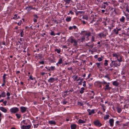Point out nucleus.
I'll return each mask as SVG.
<instances>
[{"label": "nucleus", "instance_id": "1", "mask_svg": "<svg viewBox=\"0 0 129 129\" xmlns=\"http://www.w3.org/2000/svg\"><path fill=\"white\" fill-rule=\"evenodd\" d=\"M112 55L113 57H116L117 58V60L119 62L122 61V58L119 55H118L116 53H114L112 54Z\"/></svg>", "mask_w": 129, "mask_h": 129}, {"label": "nucleus", "instance_id": "2", "mask_svg": "<svg viewBox=\"0 0 129 129\" xmlns=\"http://www.w3.org/2000/svg\"><path fill=\"white\" fill-rule=\"evenodd\" d=\"M80 35H83L85 36H86L87 37H86V38H88V37L90 36L91 34L90 32H88L87 33V32L85 31H81L80 33Z\"/></svg>", "mask_w": 129, "mask_h": 129}, {"label": "nucleus", "instance_id": "3", "mask_svg": "<svg viewBox=\"0 0 129 129\" xmlns=\"http://www.w3.org/2000/svg\"><path fill=\"white\" fill-rule=\"evenodd\" d=\"M10 112L12 113H15L19 111V109L16 107L12 108L10 110Z\"/></svg>", "mask_w": 129, "mask_h": 129}, {"label": "nucleus", "instance_id": "4", "mask_svg": "<svg viewBox=\"0 0 129 129\" xmlns=\"http://www.w3.org/2000/svg\"><path fill=\"white\" fill-rule=\"evenodd\" d=\"M70 42L71 43H74L73 44V46H74L76 47L77 45L78 41L76 40L75 39L72 38L70 39Z\"/></svg>", "mask_w": 129, "mask_h": 129}, {"label": "nucleus", "instance_id": "5", "mask_svg": "<svg viewBox=\"0 0 129 129\" xmlns=\"http://www.w3.org/2000/svg\"><path fill=\"white\" fill-rule=\"evenodd\" d=\"M57 80V78H55L53 77H51L48 80V82L50 83H53Z\"/></svg>", "mask_w": 129, "mask_h": 129}, {"label": "nucleus", "instance_id": "6", "mask_svg": "<svg viewBox=\"0 0 129 129\" xmlns=\"http://www.w3.org/2000/svg\"><path fill=\"white\" fill-rule=\"evenodd\" d=\"M111 63L113 64V65L114 66V67H116L118 66H119L120 64V62H119V63H118V62L116 60L115 61L111 60Z\"/></svg>", "mask_w": 129, "mask_h": 129}, {"label": "nucleus", "instance_id": "7", "mask_svg": "<svg viewBox=\"0 0 129 129\" xmlns=\"http://www.w3.org/2000/svg\"><path fill=\"white\" fill-rule=\"evenodd\" d=\"M94 123L95 126L98 127H100L102 125V124L98 120H96L94 121Z\"/></svg>", "mask_w": 129, "mask_h": 129}, {"label": "nucleus", "instance_id": "8", "mask_svg": "<svg viewBox=\"0 0 129 129\" xmlns=\"http://www.w3.org/2000/svg\"><path fill=\"white\" fill-rule=\"evenodd\" d=\"M98 36L100 38H101L102 37H105L106 36V34H104V32H102L98 34Z\"/></svg>", "mask_w": 129, "mask_h": 129}, {"label": "nucleus", "instance_id": "9", "mask_svg": "<svg viewBox=\"0 0 129 129\" xmlns=\"http://www.w3.org/2000/svg\"><path fill=\"white\" fill-rule=\"evenodd\" d=\"M86 46L89 47L91 49L93 46L94 44L93 42H90L86 43Z\"/></svg>", "mask_w": 129, "mask_h": 129}, {"label": "nucleus", "instance_id": "10", "mask_svg": "<svg viewBox=\"0 0 129 129\" xmlns=\"http://www.w3.org/2000/svg\"><path fill=\"white\" fill-rule=\"evenodd\" d=\"M101 82H97L95 83L94 85L95 86L98 88H101L102 86L101 85Z\"/></svg>", "mask_w": 129, "mask_h": 129}, {"label": "nucleus", "instance_id": "11", "mask_svg": "<svg viewBox=\"0 0 129 129\" xmlns=\"http://www.w3.org/2000/svg\"><path fill=\"white\" fill-rule=\"evenodd\" d=\"M27 109V108L24 107H20V109L21 112L22 113H24L26 111Z\"/></svg>", "mask_w": 129, "mask_h": 129}, {"label": "nucleus", "instance_id": "12", "mask_svg": "<svg viewBox=\"0 0 129 129\" xmlns=\"http://www.w3.org/2000/svg\"><path fill=\"white\" fill-rule=\"evenodd\" d=\"M114 122V120L113 119H110L109 120V123L110 126H112L113 125V123Z\"/></svg>", "mask_w": 129, "mask_h": 129}, {"label": "nucleus", "instance_id": "13", "mask_svg": "<svg viewBox=\"0 0 129 129\" xmlns=\"http://www.w3.org/2000/svg\"><path fill=\"white\" fill-rule=\"evenodd\" d=\"M87 111L89 113V115H90L92 113L94 114L95 113L94 110H91L90 109H89L87 110Z\"/></svg>", "mask_w": 129, "mask_h": 129}, {"label": "nucleus", "instance_id": "14", "mask_svg": "<svg viewBox=\"0 0 129 129\" xmlns=\"http://www.w3.org/2000/svg\"><path fill=\"white\" fill-rule=\"evenodd\" d=\"M30 125H23L22 127V129H29L30 128Z\"/></svg>", "mask_w": 129, "mask_h": 129}, {"label": "nucleus", "instance_id": "15", "mask_svg": "<svg viewBox=\"0 0 129 129\" xmlns=\"http://www.w3.org/2000/svg\"><path fill=\"white\" fill-rule=\"evenodd\" d=\"M48 123L49 124L53 125H55L56 124V122L54 120H53L49 121Z\"/></svg>", "mask_w": 129, "mask_h": 129}, {"label": "nucleus", "instance_id": "16", "mask_svg": "<svg viewBox=\"0 0 129 129\" xmlns=\"http://www.w3.org/2000/svg\"><path fill=\"white\" fill-rule=\"evenodd\" d=\"M106 87L104 89V90L106 91L107 90H110L111 88L109 87V84H106L105 85Z\"/></svg>", "mask_w": 129, "mask_h": 129}, {"label": "nucleus", "instance_id": "17", "mask_svg": "<svg viewBox=\"0 0 129 129\" xmlns=\"http://www.w3.org/2000/svg\"><path fill=\"white\" fill-rule=\"evenodd\" d=\"M0 110L4 113H6L7 111V110L2 107H0Z\"/></svg>", "mask_w": 129, "mask_h": 129}, {"label": "nucleus", "instance_id": "18", "mask_svg": "<svg viewBox=\"0 0 129 129\" xmlns=\"http://www.w3.org/2000/svg\"><path fill=\"white\" fill-rule=\"evenodd\" d=\"M62 58H60L58 60V61L57 63H56V64L57 66H58V64H61L62 62Z\"/></svg>", "mask_w": 129, "mask_h": 129}, {"label": "nucleus", "instance_id": "19", "mask_svg": "<svg viewBox=\"0 0 129 129\" xmlns=\"http://www.w3.org/2000/svg\"><path fill=\"white\" fill-rule=\"evenodd\" d=\"M76 125L75 124L71 125L70 127L71 129H75L76 128Z\"/></svg>", "mask_w": 129, "mask_h": 129}, {"label": "nucleus", "instance_id": "20", "mask_svg": "<svg viewBox=\"0 0 129 129\" xmlns=\"http://www.w3.org/2000/svg\"><path fill=\"white\" fill-rule=\"evenodd\" d=\"M119 83L116 81H113L112 83V84L113 85L117 86L119 85Z\"/></svg>", "mask_w": 129, "mask_h": 129}, {"label": "nucleus", "instance_id": "21", "mask_svg": "<svg viewBox=\"0 0 129 129\" xmlns=\"http://www.w3.org/2000/svg\"><path fill=\"white\" fill-rule=\"evenodd\" d=\"M73 28L74 29H75L77 28L76 26L75 25H74L73 26H70L69 28V30H71Z\"/></svg>", "mask_w": 129, "mask_h": 129}, {"label": "nucleus", "instance_id": "22", "mask_svg": "<svg viewBox=\"0 0 129 129\" xmlns=\"http://www.w3.org/2000/svg\"><path fill=\"white\" fill-rule=\"evenodd\" d=\"M71 17H67L66 19V20L67 22H69L71 20Z\"/></svg>", "mask_w": 129, "mask_h": 129}, {"label": "nucleus", "instance_id": "23", "mask_svg": "<svg viewBox=\"0 0 129 129\" xmlns=\"http://www.w3.org/2000/svg\"><path fill=\"white\" fill-rule=\"evenodd\" d=\"M125 20V17L124 16H123L120 19V21L121 22H124Z\"/></svg>", "mask_w": 129, "mask_h": 129}, {"label": "nucleus", "instance_id": "24", "mask_svg": "<svg viewBox=\"0 0 129 129\" xmlns=\"http://www.w3.org/2000/svg\"><path fill=\"white\" fill-rule=\"evenodd\" d=\"M23 29H20V31H21L20 33V37H22L24 35V32L23 31Z\"/></svg>", "mask_w": 129, "mask_h": 129}, {"label": "nucleus", "instance_id": "25", "mask_svg": "<svg viewBox=\"0 0 129 129\" xmlns=\"http://www.w3.org/2000/svg\"><path fill=\"white\" fill-rule=\"evenodd\" d=\"M78 122L79 123H84L85 122V121L81 119H79Z\"/></svg>", "mask_w": 129, "mask_h": 129}, {"label": "nucleus", "instance_id": "26", "mask_svg": "<svg viewBox=\"0 0 129 129\" xmlns=\"http://www.w3.org/2000/svg\"><path fill=\"white\" fill-rule=\"evenodd\" d=\"M110 116L109 115H106L104 117V119L105 120H106L109 119Z\"/></svg>", "mask_w": 129, "mask_h": 129}, {"label": "nucleus", "instance_id": "27", "mask_svg": "<svg viewBox=\"0 0 129 129\" xmlns=\"http://www.w3.org/2000/svg\"><path fill=\"white\" fill-rule=\"evenodd\" d=\"M81 90L80 91V93L82 94L84 92V90H85L84 88L82 87L81 89Z\"/></svg>", "mask_w": 129, "mask_h": 129}, {"label": "nucleus", "instance_id": "28", "mask_svg": "<svg viewBox=\"0 0 129 129\" xmlns=\"http://www.w3.org/2000/svg\"><path fill=\"white\" fill-rule=\"evenodd\" d=\"M55 51L57 52L58 53H59L61 52V50L60 49H58L56 48L55 49Z\"/></svg>", "mask_w": 129, "mask_h": 129}, {"label": "nucleus", "instance_id": "29", "mask_svg": "<svg viewBox=\"0 0 129 129\" xmlns=\"http://www.w3.org/2000/svg\"><path fill=\"white\" fill-rule=\"evenodd\" d=\"M16 115L18 119H19L21 117V115L20 114L18 113L16 114Z\"/></svg>", "mask_w": 129, "mask_h": 129}, {"label": "nucleus", "instance_id": "30", "mask_svg": "<svg viewBox=\"0 0 129 129\" xmlns=\"http://www.w3.org/2000/svg\"><path fill=\"white\" fill-rule=\"evenodd\" d=\"M2 95V97H5L6 96V93L4 91H3L1 94Z\"/></svg>", "mask_w": 129, "mask_h": 129}, {"label": "nucleus", "instance_id": "31", "mask_svg": "<svg viewBox=\"0 0 129 129\" xmlns=\"http://www.w3.org/2000/svg\"><path fill=\"white\" fill-rule=\"evenodd\" d=\"M32 9H33V8L31 7L30 6L27 7L26 8V9H27L29 11H30Z\"/></svg>", "mask_w": 129, "mask_h": 129}, {"label": "nucleus", "instance_id": "32", "mask_svg": "<svg viewBox=\"0 0 129 129\" xmlns=\"http://www.w3.org/2000/svg\"><path fill=\"white\" fill-rule=\"evenodd\" d=\"M113 31L116 35H118V32L116 28L114 29Z\"/></svg>", "mask_w": 129, "mask_h": 129}, {"label": "nucleus", "instance_id": "33", "mask_svg": "<svg viewBox=\"0 0 129 129\" xmlns=\"http://www.w3.org/2000/svg\"><path fill=\"white\" fill-rule=\"evenodd\" d=\"M95 64L97 65V67L99 68H101V63H96Z\"/></svg>", "mask_w": 129, "mask_h": 129}, {"label": "nucleus", "instance_id": "34", "mask_svg": "<svg viewBox=\"0 0 129 129\" xmlns=\"http://www.w3.org/2000/svg\"><path fill=\"white\" fill-rule=\"evenodd\" d=\"M104 77L107 78L109 80H110V78L109 77V75L108 74H107L106 75H105L104 76Z\"/></svg>", "mask_w": 129, "mask_h": 129}, {"label": "nucleus", "instance_id": "35", "mask_svg": "<svg viewBox=\"0 0 129 129\" xmlns=\"http://www.w3.org/2000/svg\"><path fill=\"white\" fill-rule=\"evenodd\" d=\"M117 112L119 113H120L122 111L121 109L119 108H117Z\"/></svg>", "mask_w": 129, "mask_h": 129}, {"label": "nucleus", "instance_id": "36", "mask_svg": "<svg viewBox=\"0 0 129 129\" xmlns=\"http://www.w3.org/2000/svg\"><path fill=\"white\" fill-rule=\"evenodd\" d=\"M83 79L82 78L80 80V81L79 82V84L80 85H82V83L83 82Z\"/></svg>", "mask_w": 129, "mask_h": 129}, {"label": "nucleus", "instance_id": "37", "mask_svg": "<svg viewBox=\"0 0 129 129\" xmlns=\"http://www.w3.org/2000/svg\"><path fill=\"white\" fill-rule=\"evenodd\" d=\"M105 62L104 63V65L105 66H107L108 65V61L106 59L105 60Z\"/></svg>", "mask_w": 129, "mask_h": 129}, {"label": "nucleus", "instance_id": "38", "mask_svg": "<svg viewBox=\"0 0 129 129\" xmlns=\"http://www.w3.org/2000/svg\"><path fill=\"white\" fill-rule=\"evenodd\" d=\"M72 78L74 77L73 78V79H74V81H77V79L78 78V76H73L72 77Z\"/></svg>", "mask_w": 129, "mask_h": 129}, {"label": "nucleus", "instance_id": "39", "mask_svg": "<svg viewBox=\"0 0 129 129\" xmlns=\"http://www.w3.org/2000/svg\"><path fill=\"white\" fill-rule=\"evenodd\" d=\"M71 1V0H66L65 1V2H66V4H69L70 3V1Z\"/></svg>", "mask_w": 129, "mask_h": 129}, {"label": "nucleus", "instance_id": "40", "mask_svg": "<svg viewBox=\"0 0 129 129\" xmlns=\"http://www.w3.org/2000/svg\"><path fill=\"white\" fill-rule=\"evenodd\" d=\"M50 69L52 71H54L55 69V68L54 66H51L50 67Z\"/></svg>", "mask_w": 129, "mask_h": 129}, {"label": "nucleus", "instance_id": "41", "mask_svg": "<svg viewBox=\"0 0 129 129\" xmlns=\"http://www.w3.org/2000/svg\"><path fill=\"white\" fill-rule=\"evenodd\" d=\"M106 7V6L105 5L103 4H102V6L101 7V8H102L105 9Z\"/></svg>", "mask_w": 129, "mask_h": 129}, {"label": "nucleus", "instance_id": "42", "mask_svg": "<svg viewBox=\"0 0 129 129\" xmlns=\"http://www.w3.org/2000/svg\"><path fill=\"white\" fill-rule=\"evenodd\" d=\"M50 34L51 36H54L55 35V34L53 31H51Z\"/></svg>", "mask_w": 129, "mask_h": 129}, {"label": "nucleus", "instance_id": "43", "mask_svg": "<svg viewBox=\"0 0 129 129\" xmlns=\"http://www.w3.org/2000/svg\"><path fill=\"white\" fill-rule=\"evenodd\" d=\"M7 75H6V74H4V75L3 76V79L5 80V79L6 78V77Z\"/></svg>", "mask_w": 129, "mask_h": 129}, {"label": "nucleus", "instance_id": "44", "mask_svg": "<svg viewBox=\"0 0 129 129\" xmlns=\"http://www.w3.org/2000/svg\"><path fill=\"white\" fill-rule=\"evenodd\" d=\"M17 16L16 14H15L14 15V17H13V19H17Z\"/></svg>", "mask_w": 129, "mask_h": 129}, {"label": "nucleus", "instance_id": "45", "mask_svg": "<svg viewBox=\"0 0 129 129\" xmlns=\"http://www.w3.org/2000/svg\"><path fill=\"white\" fill-rule=\"evenodd\" d=\"M85 38L84 37H83L82 39H80V41L81 42H83V41L84 40H85Z\"/></svg>", "mask_w": 129, "mask_h": 129}, {"label": "nucleus", "instance_id": "46", "mask_svg": "<svg viewBox=\"0 0 129 129\" xmlns=\"http://www.w3.org/2000/svg\"><path fill=\"white\" fill-rule=\"evenodd\" d=\"M86 82L85 81H84L83 82V86L84 87H85L86 86Z\"/></svg>", "mask_w": 129, "mask_h": 129}, {"label": "nucleus", "instance_id": "47", "mask_svg": "<svg viewBox=\"0 0 129 129\" xmlns=\"http://www.w3.org/2000/svg\"><path fill=\"white\" fill-rule=\"evenodd\" d=\"M94 37L93 36L92 37V39L91 40V42H93L94 41Z\"/></svg>", "mask_w": 129, "mask_h": 129}, {"label": "nucleus", "instance_id": "48", "mask_svg": "<svg viewBox=\"0 0 129 129\" xmlns=\"http://www.w3.org/2000/svg\"><path fill=\"white\" fill-rule=\"evenodd\" d=\"M102 59L101 58H98V60L99 61H102Z\"/></svg>", "mask_w": 129, "mask_h": 129}, {"label": "nucleus", "instance_id": "49", "mask_svg": "<svg viewBox=\"0 0 129 129\" xmlns=\"http://www.w3.org/2000/svg\"><path fill=\"white\" fill-rule=\"evenodd\" d=\"M39 63L40 64H43L44 63V61H42L39 62Z\"/></svg>", "mask_w": 129, "mask_h": 129}, {"label": "nucleus", "instance_id": "50", "mask_svg": "<svg viewBox=\"0 0 129 129\" xmlns=\"http://www.w3.org/2000/svg\"><path fill=\"white\" fill-rule=\"evenodd\" d=\"M34 16L37 18H39V17L37 16V15L35 14L34 15Z\"/></svg>", "mask_w": 129, "mask_h": 129}, {"label": "nucleus", "instance_id": "51", "mask_svg": "<svg viewBox=\"0 0 129 129\" xmlns=\"http://www.w3.org/2000/svg\"><path fill=\"white\" fill-rule=\"evenodd\" d=\"M7 102L6 101H4L3 102V103L5 106H6V105Z\"/></svg>", "mask_w": 129, "mask_h": 129}, {"label": "nucleus", "instance_id": "52", "mask_svg": "<svg viewBox=\"0 0 129 129\" xmlns=\"http://www.w3.org/2000/svg\"><path fill=\"white\" fill-rule=\"evenodd\" d=\"M6 94L7 96H9L10 95V93L9 92H8Z\"/></svg>", "mask_w": 129, "mask_h": 129}, {"label": "nucleus", "instance_id": "53", "mask_svg": "<svg viewBox=\"0 0 129 129\" xmlns=\"http://www.w3.org/2000/svg\"><path fill=\"white\" fill-rule=\"evenodd\" d=\"M29 78L31 80H33V77L32 76H30L29 77Z\"/></svg>", "mask_w": 129, "mask_h": 129}, {"label": "nucleus", "instance_id": "54", "mask_svg": "<svg viewBox=\"0 0 129 129\" xmlns=\"http://www.w3.org/2000/svg\"><path fill=\"white\" fill-rule=\"evenodd\" d=\"M63 104H66L67 103V102L65 100H64L63 101Z\"/></svg>", "mask_w": 129, "mask_h": 129}, {"label": "nucleus", "instance_id": "55", "mask_svg": "<svg viewBox=\"0 0 129 129\" xmlns=\"http://www.w3.org/2000/svg\"><path fill=\"white\" fill-rule=\"evenodd\" d=\"M33 21L34 22H36L37 21V20L35 19V18H34L33 19Z\"/></svg>", "mask_w": 129, "mask_h": 129}, {"label": "nucleus", "instance_id": "56", "mask_svg": "<svg viewBox=\"0 0 129 129\" xmlns=\"http://www.w3.org/2000/svg\"><path fill=\"white\" fill-rule=\"evenodd\" d=\"M34 105H37L38 104L37 102L36 101H34Z\"/></svg>", "mask_w": 129, "mask_h": 129}, {"label": "nucleus", "instance_id": "57", "mask_svg": "<svg viewBox=\"0 0 129 129\" xmlns=\"http://www.w3.org/2000/svg\"><path fill=\"white\" fill-rule=\"evenodd\" d=\"M104 4L105 5V4H106L107 6L108 5V3L107 2H104L103 3V4Z\"/></svg>", "mask_w": 129, "mask_h": 129}, {"label": "nucleus", "instance_id": "58", "mask_svg": "<svg viewBox=\"0 0 129 129\" xmlns=\"http://www.w3.org/2000/svg\"><path fill=\"white\" fill-rule=\"evenodd\" d=\"M73 91H74V90H73V88H72L71 89L69 90V92H72Z\"/></svg>", "mask_w": 129, "mask_h": 129}, {"label": "nucleus", "instance_id": "59", "mask_svg": "<svg viewBox=\"0 0 129 129\" xmlns=\"http://www.w3.org/2000/svg\"><path fill=\"white\" fill-rule=\"evenodd\" d=\"M70 13L72 15H73L74 14V12L72 11H70Z\"/></svg>", "mask_w": 129, "mask_h": 129}, {"label": "nucleus", "instance_id": "60", "mask_svg": "<svg viewBox=\"0 0 129 129\" xmlns=\"http://www.w3.org/2000/svg\"><path fill=\"white\" fill-rule=\"evenodd\" d=\"M67 69L68 70H71L73 69V68L72 67H71L70 68H68Z\"/></svg>", "mask_w": 129, "mask_h": 129}, {"label": "nucleus", "instance_id": "61", "mask_svg": "<svg viewBox=\"0 0 129 129\" xmlns=\"http://www.w3.org/2000/svg\"><path fill=\"white\" fill-rule=\"evenodd\" d=\"M101 83L103 84H107V83L105 81H104L103 82H101Z\"/></svg>", "mask_w": 129, "mask_h": 129}, {"label": "nucleus", "instance_id": "62", "mask_svg": "<svg viewBox=\"0 0 129 129\" xmlns=\"http://www.w3.org/2000/svg\"><path fill=\"white\" fill-rule=\"evenodd\" d=\"M45 68L46 69H47V70H48L47 71H48V72H49V71H50V69H48V68H47V67H45Z\"/></svg>", "mask_w": 129, "mask_h": 129}, {"label": "nucleus", "instance_id": "63", "mask_svg": "<svg viewBox=\"0 0 129 129\" xmlns=\"http://www.w3.org/2000/svg\"><path fill=\"white\" fill-rule=\"evenodd\" d=\"M102 20V19L101 18H100L98 20H97V21L99 22L100 23V22H101V21Z\"/></svg>", "mask_w": 129, "mask_h": 129}, {"label": "nucleus", "instance_id": "64", "mask_svg": "<svg viewBox=\"0 0 129 129\" xmlns=\"http://www.w3.org/2000/svg\"><path fill=\"white\" fill-rule=\"evenodd\" d=\"M126 11L128 12V13H129V9H128L127 7L126 9Z\"/></svg>", "mask_w": 129, "mask_h": 129}]
</instances>
